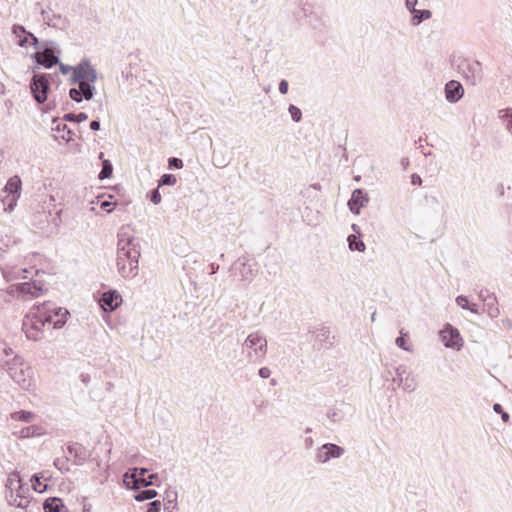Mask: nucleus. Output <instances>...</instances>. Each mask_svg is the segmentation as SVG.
<instances>
[{
  "label": "nucleus",
  "instance_id": "nucleus-39",
  "mask_svg": "<svg viewBox=\"0 0 512 512\" xmlns=\"http://www.w3.org/2000/svg\"><path fill=\"white\" fill-rule=\"evenodd\" d=\"M408 372L409 371H407V368L404 365H399L395 368L396 377L393 379V381L400 386Z\"/></svg>",
  "mask_w": 512,
  "mask_h": 512
},
{
  "label": "nucleus",
  "instance_id": "nucleus-13",
  "mask_svg": "<svg viewBox=\"0 0 512 512\" xmlns=\"http://www.w3.org/2000/svg\"><path fill=\"white\" fill-rule=\"evenodd\" d=\"M122 303V297L116 290H109L102 294L99 304L101 308L106 312H112L116 310Z\"/></svg>",
  "mask_w": 512,
  "mask_h": 512
},
{
  "label": "nucleus",
  "instance_id": "nucleus-5",
  "mask_svg": "<svg viewBox=\"0 0 512 512\" xmlns=\"http://www.w3.org/2000/svg\"><path fill=\"white\" fill-rule=\"evenodd\" d=\"M54 312V315L60 317L56 321L53 320V315H49L48 317L38 316L37 313H34L32 316L27 315L26 319L23 321V328L30 326L32 330L41 332L46 323L52 324L55 329L62 328L66 323L69 311L66 308H59L55 309Z\"/></svg>",
  "mask_w": 512,
  "mask_h": 512
},
{
  "label": "nucleus",
  "instance_id": "nucleus-63",
  "mask_svg": "<svg viewBox=\"0 0 512 512\" xmlns=\"http://www.w3.org/2000/svg\"><path fill=\"white\" fill-rule=\"evenodd\" d=\"M210 269H211L210 274H214V273H216L219 270V265L211 263L210 264Z\"/></svg>",
  "mask_w": 512,
  "mask_h": 512
},
{
  "label": "nucleus",
  "instance_id": "nucleus-52",
  "mask_svg": "<svg viewBox=\"0 0 512 512\" xmlns=\"http://www.w3.org/2000/svg\"><path fill=\"white\" fill-rule=\"evenodd\" d=\"M215 165L219 168H224L229 164V160L225 159L224 157H214Z\"/></svg>",
  "mask_w": 512,
  "mask_h": 512
},
{
  "label": "nucleus",
  "instance_id": "nucleus-38",
  "mask_svg": "<svg viewBox=\"0 0 512 512\" xmlns=\"http://www.w3.org/2000/svg\"><path fill=\"white\" fill-rule=\"evenodd\" d=\"M408 337V333H403V330L400 331V336L396 338L395 343L396 345L408 352L412 351L411 346L406 344V338Z\"/></svg>",
  "mask_w": 512,
  "mask_h": 512
},
{
  "label": "nucleus",
  "instance_id": "nucleus-11",
  "mask_svg": "<svg viewBox=\"0 0 512 512\" xmlns=\"http://www.w3.org/2000/svg\"><path fill=\"white\" fill-rule=\"evenodd\" d=\"M12 33L18 38L17 44L20 47H26L30 41L36 51L40 50L42 42L33 33L27 31L24 26L19 24L13 25Z\"/></svg>",
  "mask_w": 512,
  "mask_h": 512
},
{
  "label": "nucleus",
  "instance_id": "nucleus-58",
  "mask_svg": "<svg viewBox=\"0 0 512 512\" xmlns=\"http://www.w3.org/2000/svg\"><path fill=\"white\" fill-rule=\"evenodd\" d=\"M411 183L413 185H421L422 184V179H421V177L418 174L414 173L411 176Z\"/></svg>",
  "mask_w": 512,
  "mask_h": 512
},
{
  "label": "nucleus",
  "instance_id": "nucleus-31",
  "mask_svg": "<svg viewBox=\"0 0 512 512\" xmlns=\"http://www.w3.org/2000/svg\"><path fill=\"white\" fill-rule=\"evenodd\" d=\"M413 23L415 25H418L422 23L423 21L430 19L432 16V13L430 10L423 9V10H415L413 13Z\"/></svg>",
  "mask_w": 512,
  "mask_h": 512
},
{
  "label": "nucleus",
  "instance_id": "nucleus-40",
  "mask_svg": "<svg viewBox=\"0 0 512 512\" xmlns=\"http://www.w3.org/2000/svg\"><path fill=\"white\" fill-rule=\"evenodd\" d=\"M288 112L294 122L299 123L302 120V111L297 106L290 104Z\"/></svg>",
  "mask_w": 512,
  "mask_h": 512
},
{
  "label": "nucleus",
  "instance_id": "nucleus-23",
  "mask_svg": "<svg viewBox=\"0 0 512 512\" xmlns=\"http://www.w3.org/2000/svg\"><path fill=\"white\" fill-rule=\"evenodd\" d=\"M7 493L17 492L22 490L21 479L18 474H11L6 482Z\"/></svg>",
  "mask_w": 512,
  "mask_h": 512
},
{
  "label": "nucleus",
  "instance_id": "nucleus-57",
  "mask_svg": "<svg viewBox=\"0 0 512 512\" xmlns=\"http://www.w3.org/2000/svg\"><path fill=\"white\" fill-rule=\"evenodd\" d=\"M405 4H406L407 9L411 13H413L416 10L415 6L417 4V0H406Z\"/></svg>",
  "mask_w": 512,
  "mask_h": 512
},
{
  "label": "nucleus",
  "instance_id": "nucleus-2",
  "mask_svg": "<svg viewBox=\"0 0 512 512\" xmlns=\"http://www.w3.org/2000/svg\"><path fill=\"white\" fill-rule=\"evenodd\" d=\"M139 257V242L134 237L119 233L116 266L123 278H134L138 274Z\"/></svg>",
  "mask_w": 512,
  "mask_h": 512
},
{
  "label": "nucleus",
  "instance_id": "nucleus-43",
  "mask_svg": "<svg viewBox=\"0 0 512 512\" xmlns=\"http://www.w3.org/2000/svg\"><path fill=\"white\" fill-rule=\"evenodd\" d=\"M183 167V161L177 157H171L168 160L169 169H181Z\"/></svg>",
  "mask_w": 512,
  "mask_h": 512
},
{
  "label": "nucleus",
  "instance_id": "nucleus-45",
  "mask_svg": "<svg viewBox=\"0 0 512 512\" xmlns=\"http://www.w3.org/2000/svg\"><path fill=\"white\" fill-rule=\"evenodd\" d=\"M25 330V333H26V337L30 340H33V341H38L40 340V333L39 331H34L32 330V328L29 326L27 328H23Z\"/></svg>",
  "mask_w": 512,
  "mask_h": 512
},
{
  "label": "nucleus",
  "instance_id": "nucleus-46",
  "mask_svg": "<svg viewBox=\"0 0 512 512\" xmlns=\"http://www.w3.org/2000/svg\"><path fill=\"white\" fill-rule=\"evenodd\" d=\"M161 510V501L154 500L146 505V512H160Z\"/></svg>",
  "mask_w": 512,
  "mask_h": 512
},
{
  "label": "nucleus",
  "instance_id": "nucleus-17",
  "mask_svg": "<svg viewBox=\"0 0 512 512\" xmlns=\"http://www.w3.org/2000/svg\"><path fill=\"white\" fill-rule=\"evenodd\" d=\"M67 450L73 456L75 465H83L90 456L88 450L77 442L68 445Z\"/></svg>",
  "mask_w": 512,
  "mask_h": 512
},
{
  "label": "nucleus",
  "instance_id": "nucleus-56",
  "mask_svg": "<svg viewBox=\"0 0 512 512\" xmlns=\"http://www.w3.org/2000/svg\"><path fill=\"white\" fill-rule=\"evenodd\" d=\"M489 296H495L493 293H490L488 290H480L479 293H478V297L481 301H483V303L485 302V299Z\"/></svg>",
  "mask_w": 512,
  "mask_h": 512
},
{
  "label": "nucleus",
  "instance_id": "nucleus-42",
  "mask_svg": "<svg viewBox=\"0 0 512 512\" xmlns=\"http://www.w3.org/2000/svg\"><path fill=\"white\" fill-rule=\"evenodd\" d=\"M31 482L33 489L37 492H43L46 488V485L42 484L39 474H34L31 478Z\"/></svg>",
  "mask_w": 512,
  "mask_h": 512
},
{
  "label": "nucleus",
  "instance_id": "nucleus-54",
  "mask_svg": "<svg viewBox=\"0 0 512 512\" xmlns=\"http://www.w3.org/2000/svg\"><path fill=\"white\" fill-rule=\"evenodd\" d=\"M59 70L63 75H67L70 71L73 73L74 67H71L69 65H65L59 61Z\"/></svg>",
  "mask_w": 512,
  "mask_h": 512
},
{
  "label": "nucleus",
  "instance_id": "nucleus-21",
  "mask_svg": "<svg viewBox=\"0 0 512 512\" xmlns=\"http://www.w3.org/2000/svg\"><path fill=\"white\" fill-rule=\"evenodd\" d=\"M313 334L315 335L316 341H318L321 346L324 347H331L333 345V342L330 340V330L328 327H320L313 331Z\"/></svg>",
  "mask_w": 512,
  "mask_h": 512
},
{
  "label": "nucleus",
  "instance_id": "nucleus-29",
  "mask_svg": "<svg viewBox=\"0 0 512 512\" xmlns=\"http://www.w3.org/2000/svg\"><path fill=\"white\" fill-rule=\"evenodd\" d=\"M157 491L155 489H144L136 492L134 494V499L138 502H142L145 500H151L157 496Z\"/></svg>",
  "mask_w": 512,
  "mask_h": 512
},
{
  "label": "nucleus",
  "instance_id": "nucleus-1",
  "mask_svg": "<svg viewBox=\"0 0 512 512\" xmlns=\"http://www.w3.org/2000/svg\"><path fill=\"white\" fill-rule=\"evenodd\" d=\"M98 78L96 69L91 65L88 59H83L74 66L70 82L77 85L69 90L70 98L80 103L83 100L89 101L96 94L95 82Z\"/></svg>",
  "mask_w": 512,
  "mask_h": 512
},
{
  "label": "nucleus",
  "instance_id": "nucleus-48",
  "mask_svg": "<svg viewBox=\"0 0 512 512\" xmlns=\"http://www.w3.org/2000/svg\"><path fill=\"white\" fill-rule=\"evenodd\" d=\"M499 118L507 123L508 120L512 119V108L501 109L499 111Z\"/></svg>",
  "mask_w": 512,
  "mask_h": 512
},
{
  "label": "nucleus",
  "instance_id": "nucleus-3",
  "mask_svg": "<svg viewBox=\"0 0 512 512\" xmlns=\"http://www.w3.org/2000/svg\"><path fill=\"white\" fill-rule=\"evenodd\" d=\"M242 352L250 363H262L267 353V339L259 332L250 333L242 343Z\"/></svg>",
  "mask_w": 512,
  "mask_h": 512
},
{
  "label": "nucleus",
  "instance_id": "nucleus-27",
  "mask_svg": "<svg viewBox=\"0 0 512 512\" xmlns=\"http://www.w3.org/2000/svg\"><path fill=\"white\" fill-rule=\"evenodd\" d=\"M42 428L37 425H31L24 427L19 432L20 438H30L34 436H40L42 434Z\"/></svg>",
  "mask_w": 512,
  "mask_h": 512
},
{
  "label": "nucleus",
  "instance_id": "nucleus-59",
  "mask_svg": "<svg viewBox=\"0 0 512 512\" xmlns=\"http://www.w3.org/2000/svg\"><path fill=\"white\" fill-rule=\"evenodd\" d=\"M90 129L93 131L100 130V121L99 120H92L90 122Z\"/></svg>",
  "mask_w": 512,
  "mask_h": 512
},
{
  "label": "nucleus",
  "instance_id": "nucleus-25",
  "mask_svg": "<svg viewBox=\"0 0 512 512\" xmlns=\"http://www.w3.org/2000/svg\"><path fill=\"white\" fill-rule=\"evenodd\" d=\"M39 51L42 52V54H44V55H46V54L59 55L60 54L58 44L52 40L43 41L41 43V47H40Z\"/></svg>",
  "mask_w": 512,
  "mask_h": 512
},
{
  "label": "nucleus",
  "instance_id": "nucleus-8",
  "mask_svg": "<svg viewBox=\"0 0 512 512\" xmlns=\"http://www.w3.org/2000/svg\"><path fill=\"white\" fill-rule=\"evenodd\" d=\"M466 80L473 86L478 85L483 80L482 64L477 60H464L459 65Z\"/></svg>",
  "mask_w": 512,
  "mask_h": 512
},
{
  "label": "nucleus",
  "instance_id": "nucleus-33",
  "mask_svg": "<svg viewBox=\"0 0 512 512\" xmlns=\"http://www.w3.org/2000/svg\"><path fill=\"white\" fill-rule=\"evenodd\" d=\"M403 390L406 392H413L416 389L415 379L412 375V372H408L403 380L402 384Z\"/></svg>",
  "mask_w": 512,
  "mask_h": 512
},
{
  "label": "nucleus",
  "instance_id": "nucleus-26",
  "mask_svg": "<svg viewBox=\"0 0 512 512\" xmlns=\"http://www.w3.org/2000/svg\"><path fill=\"white\" fill-rule=\"evenodd\" d=\"M347 241H348L349 248L351 250H355V251H359V252H363L365 250V244L360 239V236L351 234L348 236Z\"/></svg>",
  "mask_w": 512,
  "mask_h": 512
},
{
  "label": "nucleus",
  "instance_id": "nucleus-36",
  "mask_svg": "<svg viewBox=\"0 0 512 512\" xmlns=\"http://www.w3.org/2000/svg\"><path fill=\"white\" fill-rule=\"evenodd\" d=\"M87 119H88V115L85 112H80L78 114L67 113L63 116L64 121L75 122V123H80V122L86 121Z\"/></svg>",
  "mask_w": 512,
  "mask_h": 512
},
{
  "label": "nucleus",
  "instance_id": "nucleus-4",
  "mask_svg": "<svg viewBox=\"0 0 512 512\" xmlns=\"http://www.w3.org/2000/svg\"><path fill=\"white\" fill-rule=\"evenodd\" d=\"M10 378L23 390L30 391L34 387L32 368L20 357H15L7 369Z\"/></svg>",
  "mask_w": 512,
  "mask_h": 512
},
{
  "label": "nucleus",
  "instance_id": "nucleus-16",
  "mask_svg": "<svg viewBox=\"0 0 512 512\" xmlns=\"http://www.w3.org/2000/svg\"><path fill=\"white\" fill-rule=\"evenodd\" d=\"M31 58L35 61L36 65L32 68L33 71L38 69L40 66L50 69L59 63V55L42 54L40 51H36L31 55Z\"/></svg>",
  "mask_w": 512,
  "mask_h": 512
},
{
  "label": "nucleus",
  "instance_id": "nucleus-20",
  "mask_svg": "<svg viewBox=\"0 0 512 512\" xmlns=\"http://www.w3.org/2000/svg\"><path fill=\"white\" fill-rule=\"evenodd\" d=\"M6 500L10 506L17 508H25L29 503L28 498L24 497L20 491L16 493H6Z\"/></svg>",
  "mask_w": 512,
  "mask_h": 512
},
{
  "label": "nucleus",
  "instance_id": "nucleus-22",
  "mask_svg": "<svg viewBox=\"0 0 512 512\" xmlns=\"http://www.w3.org/2000/svg\"><path fill=\"white\" fill-rule=\"evenodd\" d=\"M17 289L20 293L30 294L34 297L40 295L42 288L35 282H23L19 283Z\"/></svg>",
  "mask_w": 512,
  "mask_h": 512
},
{
  "label": "nucleus",
  "instance_id": "nucleus-32",
  "mask_svg": "<svg viewBox=\"0 0 512 512\" xmlns=\"http://www.w3.org/2000/svg\"><path fill=\"white\" fill-rule=\"evenodd\" d=\"M113 173V165L109 160H103L102 161V169L98 175V178L100 180H104L107 178H110Z\"/></svg>",
  "mask_w": 512,
  "mask_h": 512
},
{
  "label": "nucleus",
  "instance_id": "nucleus-28",
  "mask_svg": "<svg viewBox=\"0 0 512 512\" xmlns=\"http://www.w3.org/2000/svg\"><path fill=\"white\" fill-rule=\"evenodd\" d=\"M53 129L58 133L62 132V134L58 136L61 139L65 140L66 142L73 141L74 132L71 131L65 123H58Z\"/></svg>",
  "mask_w": 512,
  "mask_h": 512
},
{
  "label": "nucleus",
  "instance_id": "nucleus-34",
  "mask_svg": "<svg viewBox=\"0 0 512 512\" xmlns=\"http://www.w3.org/2000/svg\"><path fill=\"white\" fill-rule=\"evenodd\" d=\"M328 419L333 423L341 422L344 419V412L338 408H330L327 412Z\"/></svg>",
  "mask_w": 512,
  "mask_h": 512
},
{
  "label": "nucleus",
  "instance_id": "nucleus-14",
  "mask_svg": "<svg viewBox=\"0 0 512 512\" xmlns=\"http://www.w3.org/2000/svg\"><path fill=\"white\" fill-rule=\"evenodd\" d=\"M369 201L368 194L363 189H355L348 201L350 211L356 215L360 214V210Z\"/></svg>",
  "mask_w": 512,
  "mask_h": 512
},
{
  "label": "nucleus",
  "instance_id": "nucleus-55",
  "mask_svg": "<svg viewBox=\"0 0 512 512\" xmlns=\"http://www.w3.org/2000/svg\"><path fill=\"white\" fill-rule=\"evenodd\" d=\"M258 374L261 378L266 379L271 375V370L268 367H261L258 371Z\"/></svg>",
  "mask_w": 512,
  "mask_h": 512
},
{
  "label": "nucleus",
  "instance_id": "nucleus-47",
  "mask_svg": "<svg viewBox=\"0 0 512 512\" xmlns=\"http://www.w3.org/2000/svg\"><path fill=\"white\" fill-rule=\"evenodd\" d=\"M301 11L303 13V16L308 17L313 14V5L309 3L308 1L302 2L301 4Z\"/></svg>",
  "mask_w": 512,
  "mask_h": 512
},
{
  "label": "nucleus",
  "instance_id": "nucleus-41",
  "mask_svg": "<svg viewBox=\"0 0 512 512\" xmlns=\"http://www.w3.org/2000/svg\"><path fill=\"white\" fill-rule=\"evenodd\" d=\"M176 182H177V179H176L175 175H173V174H163L160 177V180H159V183H158V187L165 186V185H174V184H176Z\"/></svg>",
  "mask_w": 512,
  "mask_h": 512
},
{
  "label": "nucleus",
  "instance_id": "nucleus-10",
  "mask_svg": "<svg viewBox=\"0 0 512 512\" xmlns=\"http://www.w3.org/2000/svg\"><path fill=\"white\" fill-rule=\"evenodd\" d=\"M148 471L149 470L147 468L143 467H134L130 469L123 476V482L125 486L131 490H138L140 487H142V481L147 478L145 475L148 473Z\"/></svg>",
  "mask_w": 512,
  "mask_h": 512
},
{
  "label": "nucleus",
  "instance_id": "nucleus-12",
  "mask_svg": "<svg viewBox=\"0 0 512 512\" xmlns=\"http://www.w3.org/2000/svg\"><path fill=\"white\" fill-rule=\"evenodd\" d=\"M440 337L447 348L459 350L462 347V338L459 331L450 324H447L440 332Z\"/></svg>",
  "mask_w": 512,
  "mask_h": 512
},
{
  "label": "nucleus",
  "instance_id": "nucleus-24",
  "mask_svg": "<svg viewBox=\"0 0 512 512\" xmlns=\"http://www.w3.org/2000/svg\"><path fill=\"white\" fill-rule=\"evenodd\" d=\"M484 306L486 307V311L491 318H496L499 316L500 311L497 306V298L495 296H489L488 299H485Z\"/></svg>",
  "mask_w": 512,
  "mask_h": 512
},
{
  "label": "nucleus",
  "instance_id": "nucleus-64",
  "mask_svg": "<svg viewBox=\"0 0 512 512\" xmlns=\"http://www.w3.org/2000/svg\"><path fill=\"white\" fill-rule=\"evenodd\" d=\"M501 419H502L503 422H508L509 419H510V416H509V414L507 412L503 411L501 413Z\"/></svg>",
  "mask_w": 512,
  "mask_h": 512
},
{
  "label": "nucleus",
  "instance_id": "nucleus-49",
  "mask_svg": "<svg viewBox=\"0 0 512 512\" xmlns=\"http://www.w3.org/2000/svg\"><path fill=\"white\" fill-rule=\"evenodd\" d=\"M150 200L153 204L157 205L161 202V195H160V192L157 189H153L151 192H150Z\"/></svg>",
  "mask_w": 512,
  "mask_h": 512
},
{
  "label": "nucleus",
  "instance_id": "nucleus-15",
  "mask_svg": "<svg viewBox=\"0 0 512 512\" xmlns=\"http://www.w3.org/2000/svg\"><path fill=\"white\" fill-rule=\"evenodd\" d=\"M444 92L449 103H457L464 95V88L459 81L450 80L446 83Z\"/></svg>",
  "mask_w": 512,
  "mask_h": 512
},
{
  "label": "nucleus",
  "instance_id": "nucleus-18",
  "mask_svg": "<svg viewBox=\"0 0 512 512\" xmlns=\"http://www.w3.org/2000/svg\"><path fill=\"white\" fill-rule=\"evenodd\" d=\"M21 184L22 182L20 177L13 176L8 180L5 186V191L8 192L12 197L11 202L9 203L10 208H12V206L15 205L17 198L20 197Z\"/></svg>",
  "mask_w": 512,
  "mask_h": 512
},
{
  "label": "nucleus",
  "instance_id": "nucleus-50",
  "mask_svg": "<svg viewBox=\"0 0 512 512\" xmlns=\"http://www.w3.org/2000/svg\"><path fill=\"white\" fill-rule=\"evenodd\" d=\"M279 92L283 95L287 94L288 93V90H289V83L287 80L285 79H282L280 82H279Z\"/></svg>",
  "mask_w": 512,
  "mask_h": 512
},
{
  "label": "nucleus",
  "instance_id": "nucleus-60",
  "mask_svg": "<svg viewBox=\"0 0 512 512\" xmlns=\"http://www.w3.org/2000/svg\"><path fill=\"white\" fill-rule=\"evenodd\" d=\"M466 309L470 310L474 314H479L480 313L478 305L474 304V303L473 304H469L468 303V307Z\"/></svg>",
  "mask_w": 512,
  "mask_h": 512
},
{
  "label": "nucleus",
  "instance_id": "nucleus-9",
  "mask_svg": "<svg viewBox=\"0 0 512 512\" xmlns=\"http://www.w3.org/2000/svg\"><path fill=\"white\" fill-rule=\"evenodd\" d=\"M344 453L343 447L334 443H325L317 449L315 460L324 464L333 458H340Z\"/></svg>",
  "mask_w": 512,
  "mask_h": 512
},
{
  "label": "nucleus",
  "instance_id": "nucleus-35",
  "mask_svg": "<svg viewBox=\"0 0 512 512\" xmlns=\"http://www.w3.org/2000/svg\"><path fill=\"white\" fill-rule=\"evenodd\" d=\"M41 15L44 23L48 26H56V23L54 22L55 19H60V15H56L54 13H51V10H41Z\"/></svg>",
  "mask_w": 512,
  "mask_h": 512
},
{
  "label": "nucleus",
  "instance_id": "nucleus-30",
  "mask_svg": "<svg viewBox=\"0 0 512 512\" xmlns=\"http://www.w3.org/2000/svg\"><path fill=\"white\" fill-rule=\"evenodd\" d=\"M12 419L16 421H22V422H32L35 418V414L30 411L20 410L17 412L12 413L11 415Z\"/></svg>",
  "mask_w": 512,
  "mask_h": 512
},
{
  "label": "nucleus",
  "instance_id": "nucleus-53",
  "mask_svg": "<svg viewBox=\"0 0 512 512\" xmlns=\"http://www.w3.org/2000/svg\"><path fill=\"white\" fill-rule=\"evenodd\" d=\"M113 203L108 200H102L100 201V208L102 210H105L107 212H111L113 210Z\"/></svg>",
  "mask_w": 512,
  "mask_h": 512
},
{
  "label": "nucleus",
  "instance_id": "nucleus-44",
  "mask_svg": "<svg viewBox=\"0 0 512 512\" xmlns=\"http://www.w3.org/2000/svg\"><path fill=\"white\" fill-rule=\"evenodd\" d=\"M158 474H150L145 480L142 481V487H148L153 485H158Z\"/></svg>",
  "mask_w": 512,
  "mask_h": 512
},
{
  "label": "nucleus",
  "instance_id": "nucleus-62",
  "mask_svg": "<svg viewBox=\"0 0 512 512\" xmlns=\"http://www.w3.org/2000/svg\"><path fill=\"white\" fill-rule=\"evenodd\" d=\"M493 410H494V412H496L498 414H501L504 411L502 405L499 403H495L493 405Z\"/></svg>",
  "mask_w": 512,
  "mask_h": 512
},
{
  "label": "nucleus",
  "instance_id": "nucleus-37",
  "mask_svg": "<svg viewBox=\"0 0 512 512\" xmlns=\"http://www.w3.org/2000/svg\"><path fill=\"white\" fill-rule=\"evenodd\" d=\"M53 308H56L52 303L50 302H44L41 305L36 307V313L38 316H49L52 315Z\"/></svg>",
  "mask_w": 512,
  "mask_h": 512
},
{
  "label": "nucleus",
  "instance_id": "nucleus-19",
  "mask_svg": "<svg viewBox=\"0 0 512 512\" xmlns=\"http://www.w3.org/2000/svg\"><path fill=\"white\" fill-rule=\"evenodd\" d=\"M45 512H68V509L63 504L62 500L57 497H50L43 503Z\"/></svg>",
  "mask_w": 512,
  "mask_h": 512
},
{
  "label": "nucleus",
  "instance_id": "nucleus-6",
  "mask_svg": "<svg viewBox=\"0 0 512 512\" xmlns=\"http://www.w3.org/2000/svg\"><path fill=\"white\" fill-rule=\"evenodd\" d=\"M53 79L52 74L38 73L34 74L30 80V91L34 100L38 104L46 102L50 91V81Z\"/></svg>",
  "mask_w": 512,
  "mask_h": 512
},
{
  "label": "nucleus",
  "instance_id": "nucleus-7",
  "mask_svg": "<svg viewBox=\"0 0 512 512\" xmlns=\"http://www.w3.org/2000/svg\"><path fill=\"white\" fill-rule=\"evenodd\" d=\"M233 275H239L240 280L251 283L257 274V263L251 262L246 256L239 257L229 268Z\"/></svg>",
  "mask_w": 512,
  "mask_h": 512
},
{
  "label": "nucleus",
  "instance_id": "nucleus-61",
  "mask_svg": "<svg viewBox=\"0 0 512 512\" xmlns=\"http://www.w3.org/2000/svg\"><path fill=\"white\" fill-rule=\"evenodd\" d=\"M313 445H314V440H313L311 437H307V438L305 439V447H306L307 449H310V448H312V447H313Z\"/></svg>",
  "mask_w": 512,
  "mask_h": 512
},
{
  "label": "nucleus",
  "instance_id": "nucleus-51",
  "mask_svg": "<svg viewBox=\"0 0 512 512\" xmlns=\"http://www.w3.org/2000/svg\"><path fill=\"white\" fill-rule=\"evenodd\" d=\"M456 303L461 306L463 309L468 307V299L464 295H459L456 297Z\"/></svg>",
  "mask_w": 512,
  "mask_h": 512
}]
</instances>
